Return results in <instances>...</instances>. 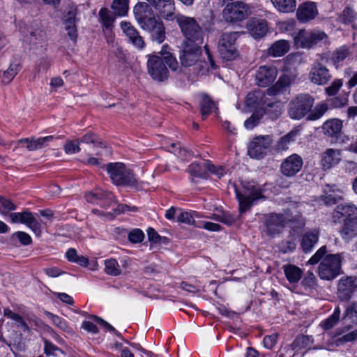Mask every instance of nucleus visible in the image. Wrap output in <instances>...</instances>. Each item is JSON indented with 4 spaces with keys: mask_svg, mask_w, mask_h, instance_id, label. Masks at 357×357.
I'll return each instance as SVG.
<instances>
[{
    "mask_svg": "<svg viewBox=\"0 0 357 357\" xmlns=\"http://www.w3.org/2000/svg\"><path fill=\"white\" fill-rule=\"evenodd\" d=\"M271 144L269 136L255 137L248 146V155L252 158H262Z\"/></svg>",
    "mask_w": 357,
    "mask_h": 357,
    "instance_id": "6ab92c4d",
    "label": "nucleus"
},
{
    "mask_svg": "<svg viewBox=\"0 0 357 357\" xmlns=\"http://www.w3.org/2000/svg\"><path fill=\"white\" fill-rule=\"evenodd\" d=\"M45 314L52 321L55 326L59 327L61 330L68 333L72 332V328L68 326L66 322L62 318L47 311L45 312Z\"/></svg>",
    "mask_w": 357,
    "mask_h": 357,
    "instance_id": "79ce46f5",
    "label": "nucleus"
},
{
    "mask_svg": "<svg viewBox=\"0 0 357 357\" xmlns=\"http://www.w3.org/2000/svg\"><path fill=\"white\" fill-rule=\"evenodd\" d=\"M210 167V162L203 161L202 162H194L188 168V172L199 178H205L208 173V169Z\"/></svg>",
    "mask_w": 357,
    "mask_h": 357,
    "instance_id": "7c9ffc66",
    "label": "nucleus"
},
{
    "mask_svg": "<svg viewBox=\"0 0 357 357\" xmlns=\"http://www.w3.org/2000/svg\"><path fill=\"white\" fill-rule=\"evenodd\" d=\"M174 19L186 40L183 43H203L204 31L195 18L178 14Z\"/></svg>",
    "mask_w": 357,
    "mask_h": 357,
    "instance_id": "0eeeda50",
    "label": "nucleus"
},
{
    "mask_svg": "<svg viewBox=\"0 0 357 357\" xmlns=\"http://www.w3.org/2000/svg\"><path fill=\"white\" fill-rule=\"evenodd\" d=\"M302 284L305 288L312 289L317 286V278L314 273L311 271H307L302 280Z\"/></svg>",
    "mask_w": 357,
    "mask_h": 357,
    "instance_id": "5fc2aeb1",
    "label": "nucleus"
},
{
    "mask_svg": "<svg viewBox=\"0 0 357 357\" xmlns=\"http://www.w3.org/2000/svg\"><path fill=\"white\" fill-rule=\"evenodd\" d=\"M284 272L288 281L291 283H297L301 278L303 271L295 265L284 266Z\"/></svg>",
    "mask_w": 357,
    "mask_h": 357,
    "instance_id": "f704fd0d",
    "label": "nucleus"
},
{
    "mask_svg": "<svg viewBox=\"0 0 357 357\" xmlns=\"http://www.w3.org/2000/svg\"><path fill=\"white\" fill-rule=\"evenodd\" d=\"M77 14V9L71 8L63 16L65 29L69 38L74 42L77 40V38L76 23L78 22V19L76 17Z\"/></svg>",
    "mask_w": 357,
    "mask_h": 357,
    "instance_id": "412c9836",
    "label": "nucleus"
},
{
    "mask_svg": "<svg viewBox=\"0 0 357 357\" xmlns=\"http://www.w3.org/2000/svg\"><path fill=\"white\" fill-rule=\"evenodd\" d=\"M144 238V234L139 229H134L128 233V239L132 243L142 242Z\"/></svg>",
    "mask_w": 357,
    "mask_h": 357,
    "instance_id": "4d7b16f0",
    "label": "nucleus"
},
{
    "mask_svg": "<svg viewBox=\"0 0 357 357\" xmlns=\"http://www.w3.org/2000/svg\"><path fill=\"white\" fill-rule=\"evenodd\" d=\"M340 307H337L335 309L333 314L331 315L328 319L324 320L321 323V326L325 330H328L332 328L335 325L337 324L340 319Z\"/></svg>",
    "mask_w": 357,
    "mask_h": 357,
    "instance_id": "49530a36",
    "label": "nucleus"
},
{
    "mask_svg": "<svg viewBox=\"0 0 357 357\" xmlns=\"http://www.w3.org/2000/svg\"><path fill=\"white\" fill-rule=\"evenodd\" d=\"M312 336L305 335H298L291 344L294 350H298L310 346L312 343Z\"/></svg>",
    "mask_w": 357,
    "mask_h": 357,
    "instance_id": "ea45409f",
    "label": "nucleus"
},
{
    "mask_svg": "<svg viewBox=\"0 0 357 357\" xmlns=\"http://www.w3.org/2000/svg\"><path fill=\"white\" fill-rule=\"evenodd\" d=\"M342 86V80L339 79H336L332 82L331 86L326 88V89H325L326 93L330 96H334L339 91V90Z\"/></svg>",
    "mask_w": 357,
    "mask_h": 357,
    "instance_id": "052dcab7",
    "label": "nucleus"
},
{
    "mask_svg": "<svg viewBox=\"0 0 357 357\" xmlns=\"http://www.w3.org/2000/svg\"><path fill=\"white\" fill-rule=\"evenodd\" d=\"M121 28L126 33L132 44L138 49H143L145 43L138 31L128 22H121Z\"/></svg>",
    "mask_w": 357,
    "mask_h": 357,
    "instance_id": "4be33fe9",
    "label": "nucleus"
},
{
    "mask_svg": "<svg viewBox=\"0 0 357 357\" xmlns=\"http://www.w3.org/2000/svg\"><path fill=\"white\" fill-rule=\"evenodd\" d=\"M236 218L229 212H222V222L227 225H231L236 222Z\"/></svg>",
    "mask_w": 357,
    "mask_h": 357,
    "instance_id": "774afa93",
    "label": "nucleus"
},
{
    "mask_svg": "<svg viewBox=\"0 0 357 357\" xmlns=\"http://www.w3.org/2000/svg\"><path fill=\"white\" fill-rule=\"evenodd\" d=\"M357 291V278L352 276L342 277L338 282L337 296L341 301L350 300Z\"/></svg>",
    "mask_w": 357,
    "mask_h": 357,
    "instance_id": "4468645a",
    "label": "nucleus"
},
{
    "mask_svg": "<svg viewBox=\"0 0 357 357\" xmlns=\"http://www.w3.org/2000/svg\"><path fill=\"white\" fill-rule=\"evenodd\" d=\"M238 32L223 33L218 40V50L220 56L226 61H232L238 56L236 40Z\"/></svg>",
    "mask_w": 357,
    "mask_h": 357,
    "instance_id": "1a4fd4ad",
    "label": "nucleus"
},
{
    "mask_svg": "<svg viewBox=\"0 0 357 357\" xmlns=\"http://www.w3.org/2000/svg\"><path fill=\"white\" fill-rule=\"evenodd\" d=\"M356 18V14L354 11L347 7L346 8L341 15L339 16V21L344 23V24H350L354 21Z\"/></svg>",
    "mask_w": 357,
    "mask_h": 357,
    "instance_id": "864d4df0",
    "label": "nucleus"
},
{
    "mask_svg": "<svg viewBox=\"0 0 357 357\" xmlns=\"http://www.w3.org/2000/svg\"><path fill=\"white\" fill-rule=\"evenodd\" d=\"M80 142L86 144L91 143L95 145L100 144L99 138L93 132L86 133L82 137Z\"/></svg>",
    "mask_w": 357,
    "mask_h": 357,
    "instance_id": "e2e57ef3",
    "label": "nucleus"
},
{
    "mask_svg": "<svg viewBox=\"0 0 357 357\" xmlns=\"http://www.w3.org/2000/svg\"><path fill=\"white\" fill-rule=\"evenodd\" d=\"M196 227H203L205 229L212 231H219L221 228V226L218 224L211 222H204L202 225H197Z\"/></svg>",
    "mask_w": 357,
    "mask_h": 357,
    "instance_id": "69168bd1",
    "label": "nucleus"
},
{
    "mask_svg": "<svg viewBox=\"0 0 357 357\" xmlns=\"http://www.w3.org/2000/svg\"><path fill=\"white\" fill-rule=\"evenodd\" d=\"M133 13L140 27L151 34L153 40L159 44L165 40V26L162 21L156 18L150 4L146 2H139L135 6Z\"/></svg>",
    "mask_w": 357,
    "mask_h": 357,
    "instance_id": "20e7f679",
    "label": "nucleus"
},
{
    "mask_svg": "<svg viewBox=\"0 0 357 357\" xmlns=\"http://www.w3.org/2000/svg\"><path fill=\"white\" fill-rule=\"evenodd\" d=\"M289 50V44L285 40H280L274 43L268 49V54L273 56H281Z\"/></svg>",
    "mask_w": 357,
    "mask_h": 357,
    "instance_id": "72a5a7b5",
    "label": "nucleus"
},
{
    "mask_svg": "<svg viewBox=\"0 0 357 357\" xmlns=\"http://www.w3.org/2000/svg\"><path fill=\"white\" fill-rule=\"evenodd\" d=\"M326 38V34L323 31L309 32L305 30H300L294 37L296 45L303 48H310Z\"/></svg>",
    "mask_w": 357,
    "mask_h": 357,
    "instance_id": "ddd939ff",
    "label": "nucleus"
},
{
    "mask_svg": "<svg viewBox=\"0 0 357 357\" xmlns=\"http://www.w3.org/2000/svg\"><path fill=\"white\" fill-rule=\"evenodd\" d=\"M45 354L47 356H57L59 353L62 354V351L57 347L56 345H54L52 342H51L49 340H45Z\"/></svg>",
    "mask_w": 357,
    "mask_h": 357,
    "instance_id": "13d9d810",
    "label": "nucleus"
},
{
    "mask_svg": "<svg viewBox=\"0 0 357 357\" xmlns=\"http://www.w3.org/2000/svg\"><path fill=\"white\" fill-rule=\"evenodd\" d=\"M114 13H111L107 8H102L99 11L100 22L106 29H110L115 21Z\"/></svg>",
    "mask_w": 357,
    "mask_h": 357,
    "instance_id": "4c0bfd02",
    "label": "nucleus"
},
{
    "mask_svg": "<svg viewBox=\"0 0 357 357\" xmlns=\"http://www.w3.org/2000/svg\"><path fill=\"white\" fill-rule=\"evenodd\" d=\"M105 271L107 274L117 276L121 274V271L117 261L114 259H109L105 261Z\"/></svg>",
    "mask_w": 357,
    "mask_h": 357,
    "instance_id": "a18cd8bd",
    "label": "nucleus"
},
{
    "mask_svg": "<svg viewBox=\"0 0 357 357\" xmlns=\"http://www.w3.org/2000/svg\"><path fill=\"white\" fill-rule=\"evenodd\" d=\"M340 161V152L333 149H327L322 155L321 165L327 169L337 165Z\"/></svg>",
    "mask_w": 357,
    "mask_h": 357,
    "instance_id": "c756f323",
    "label": "nucleus"
},
{
    "mask_svg": "<svg viewBox=\"0 0 357 357\" xmlns=\"http://www.w3.org/2000/svg\"><path fill=\"white\" fill-rule=\"evenodd\" d=\"M296 248V238L292 234L278 244V249L284 254L292 252Z\"/></svg>",
    "mask_w": 357,
    "mask_h": 357,
    "instance_id": "e433bc0d",
    "label": "nucleus"
},
{
    "mask_svg": "<svg viewBox=\"0 0 357 357\" xmlns=\"http://www.w3.org/2000/svg\"><path fill=\"white\" fill-rule=\"evenodd\" d=\"M262 109L270 119H276L282 114V104L276 100L275 96H269Z\"/></svg>",
    "mask_w": 357,
    "mask_h": 357,
    "instance_id": "5701e85b",
    "label": "nucleus"
},
{
    "mask_svg": "<svg viewBox=\"0 0 357 357\" xmlns=\"http://www.w3.org/2000/svg\"><path fill=\"white\" fill-rule=\"evenodd\" d=\"M14 236H15L24 245H28L32 241L31 236L24 231H17L14 234Z\"/></svg>",
    "mask_w": 357,
    "mask_h": 357,
    "instance_id": "0e129e2a",
    "label": "nucleus"
},
{
    "mask_svg": "<svg viewBox=\"0 0 357 357\" xmlns=\"http://www.w3.org/2000/svg\"><path fill=\"white\" fill-rule=\"evenodd\" d=\"M241 188L235 186V193L238 202V210L240 217L243 213L249 211L254 204L258 200L264 199L261 195V188L253 182H242Z\"/></svg>",
    "mask_w": 357,
    "mask_h": 357,
    "instance_id": "423d86ee",
    "label": "nucleus"
},
{
    "mask_svg": "<svg viewBox=\"0 0 357 357\" xmlns=\"http://www.w3.org/2000/svg\"><path fill=\"white\" fill-rule=\"evenodd\" d=\"M342 126L340 119H331L323 124L322 130L325 135L337 139L341 135Z\"/></svg>",
    "mask_w": 357,
    "mask_h": 357,
    "instance_id": "b1692460",
    "label": "nucleus"
},
{
    "mask_svg": "<svg viewBox=\"0 0 357 357\" xmlns=\"http://www.w3.org/2000/svg\"><path fill=\"white\" fill-rule=\"evenodd\" d=\"M308 76L310 82L317 85L326 84L332 77L329 70L318 61L314 63Z\"/></svg>",
    "mask_w": 357,
    "mask_h": 357,
    "instance_id": "f3484780",
    "label": "nucleus"
},
{
    "mask_svg": "<svg viewBox=\"0 0 357 357\" xmlns=\"http://www.w3.org/2000/svg\"><path fill=\"white\" fill-rule=\"evenodd\" d=\"M158 14L166 20H173L176 17L174 0H146Z\"/></svg>",
    "mask_w": 357,
    "mask_h": 357,
    "instance_id": "dca6fc26",
    "label": "nucleus"
},
{
    "mask_svg": "<svg viewBox=\"0 0 357 357\" xmlns=\"http://www.w3.org/2000/svg\"><path fill=\"white\" fill-rule=\"evenodd\" d=\"M202 43H183L179 54L181 65L188 68L195 65L199 60Z\"/></svg>",
    "mask_w": 357,
    "mask_h": 357,
    "instance_id": "9b49d317",
    "label": "nucleus"
},
{
    "mask_svg": "<svg viewBox=\"0 0 357 357\" xmlns=\"http://www.w3.org/2000/svg\"><path fill=\"white\" fill-rule=\"evenodd\" d=\"M250 34L255 38L264 36L268 31L267 22L265 20L254 19L248 25Z\"/></svg>",
    "mask_w": 357,
    "mask_h": 357,
    "instance_id": "c85d7f7f",
    "label": "nucleus"
},
{
    "mask_svg": "<svg viewBox=\"0 0 357 357\" xmlns=\"http://www.w3.org/2000/svg\"><path fill=\"white\" fill-rule=\"evenodd\" d=\"M298 73L294 68L285 67L282 75L277 82L266 89V93L261 90L250 92L246 97L245 104L248 107H259L263 109L269 96H277L284 93L289 86L294 83Z\"/></svg>",
    "mask_w": 357,
    "mask_h": 357,
    "instance_id": "f257e3e1",
    "label": "nucleus"
},
{
    "mask_svg": "<svg viewBox=\"0 0 357 357\" xmlns=\"http://www.w3.org/2000/svg\"><path fill=\"white\" fill-rule=\"evenodd\" d=\"M20 69V61L18 59H14L10 63L8 69L3 73L1 82L6 84L10 83L16 76Z\"/></svg>",
    "mask_w": 357,
    "mask_h": 357,
    "instance_id": "2f4dec72",
    "label": "nucleus"
},
{
    "mask_svg": "<svg viewBox=\"0 0 357 357\" xmlns=\"http://www.w3.org/2000/svg\"><path fill=\"white\" fill-rule=\"evenodd\" d=\"M16 209V205L12 202L10 199H8L3 196H0V213L3 215H6L10 211H14Z\"/></svg>",
    "mask_w": 357,
    "mask_h": 357,
    "instance_id": "603ef678",
    "label": "nucleus"
},
{
    "mask_svg": "<svg viewBox=\"0 0 357 357\" xmlns=\"http://www.w3.org/2000/svg\"><path fill=\"white\" fill-rule=\"evenodd\" d=\"M250 14L249 6L242 1L228 3L222 11V16L228 22L242 21Z\"/></svg>",
    "mask_w": 357,
    "mask_h": 357,
    "instance_id": "f8f14e48",
    "label": "nucleus"
},
{
    "mask_svg": "<svg viewBox=\"0 0 357 357\" xmlns=\"http://www.w3.org/2000/svg\"><path fill=\"white\" fill-rule=\"evenodd\" d=\"M343 320H349L351 323H357V302L354 303L346 309Z\"/></svg>",
    "mask_w": 357,
    "mask_h": 357,
    "instance_id": "3c124183",
    "label": "nucleus"
},
{
    "mask_svg": "<svg viewBox=\"0 0 357 357\" xmlns=\"http://www.w3.org/2000/svg\"><path fill=\"white\" fill-rule=\"evenodd\" d=\"M106 169L114 184L128 187H137V180L130 169L122 162H111Z\"/></svg>",
    "mask_w": 357,
    "mask_h": 357,
    "instance_id": "6e6552de",
    "label": "nucleus"
},
{
    "mask_svg": "<svg viewBox=\"0 0 357 357\" xmlns=\"http://www.w3.org/2000/svg\"><path fill=\"white\" fill-rule=\"evenodd\" d=\"M301 203L291 202L284 213H270L264 217V225L267 235L274 236L279 234L289 223H294V227L301 228L305 225L300 211Z\"/></svg>",
    "mask_w": 357,
    "mask_h": 357,
    "instance_id": "f03ea898",
    "label": "nucleus"
},
{
    "mask_svg": "<svg viewBox=\"0 0 357 357\" xmlns=\"http://www.w3.org/2000/svg\"><path fill=\"white\" fill-rule=\"evenodd\" d=\"M314 98L307 93H301L289 103V114L291 119H301L307 114L314 105Z\"/></svg>",
    "mask_w": 357,
    "mask_h": 357,
    "instance_id": "9d476101",
    "label": "nucleus"
},
{
    "mask_svg": "<svg viewBox=\"0 0 357 357\" xmlns=\"http://www.w3.org/2000/svg\"><path fill=\"white\" fill-rule=\"evenodd\" d=\"M79 141L74 140V141H68L64 146V151L67 154H74L78 153L80 151V148L79 146Z\"/></svg>",
    "mask_w": 357,
    "mask_h": 357,
    "instance_id": "bf43d9fd",
    "label": "nucleus"
},
{
    "mask_svg": "<svg viewBox=\"0 0 357 357\" xmlns=\"http://www.w3.org/2000/svg\"><path fill=\"white\" fill-rule=\"evenodd\" d=\"M274 7L281 13L294 12L296 7V0H271Z\"/></svg>",
    "mask_w": 357,
    "mask_h": 357,
    "instance_id": "c9c22d12",
    "label": "nucleus"
},
{
    "mask_svg": "<svg viewBox=\"0 0 357 357\" xmlns=\"http://www.w3.org/2000/svg\"><path fill=\"white\" fill-rule=\"evenodd\" d=\"M128 8V0H114L112 4L115 15L118 16L126 15Z\"/></svg>",
    "mask_w": 357,
    "mask_h": 357,
    "instance_id": "37998d69",
    "label": "nucleus"
},
{
    "mask_svg": "<svg viewBox=\"0 0 357 357\" xmlns=\"http://www.w3.org/2000/svg\"><path fill=\"white\" fill-rule=\"evenodd\" d=\"M169 50V46L165 45L157 54H151L147 56V73L155 82H163L168 79L169 75L167 65L172 71H176L178 69V63Z\"/></svg>",
    "mask_w": 357,
    "mask_h": 357,
    "instance_id": "7ed1b4c3",
    "label": "nucleus"
},
{
    "mask_svg": "<svg viewBox=\"0 0 357 357\" xmlns=\"http://www.w3.org/2000/svg\"><path fill=\"white\" fill-rule=\"evenodd\" d=\"M303 165V158L299 155L294 153L283 160L280 165V171L283 175L292 177L300 172Z\"/></svg>",
    "mask_w": 357,
    "mask_h": 357,
    "instance_id": "a211bd4d",
    "label": "nucleus"
},
{
    "mask_svg": "<svg viewBox=\"0 0 357 357\" xmlns=\"http://www.w3.org/2000/svg\"><path fill=\"white\" fill-rule=\"evenodd\" d=\"M349 54V50L345 46L340 47L334 51L331 56V60L334 66H335L336 68H338Z\"/></svg>",
    "mask_w": 357,
    "mask_h": 357,
    "instance_id": "58836bf2",
    "label": "nucleus"
},
{
    "mask_svg": "<svg viewBox=\"0 0 357 357\" xmlns=\"http://www.w3.org/2000/svg\"><path fill=\"white\" fill-rule=\"evenodd\" d=\"M335 212L342 217H345V218H357V208L353 204H338L335 209Z\"/></svg>",
    "mask_w": 357,
    "mask_h": 357,
    "instance_id": "473e14b6",
    "label": "nucleus"
},
{
    "mask_svg": "<svg viewBox=\"0 0 357 357\" xmlns=\"http://www.w3.org/2000/svg\"><path fill=\"white\" fill-rule=\"evenodd\" d=\"M278 75L277 68L271 66H260L255 74L257 84L261 87H266L272 84Z\"/></svg>",
    "mask_w": 357,
    "mask_h": 357,
    "instance_id": "aec40b11",
    "label": "nucleus"
},
{
    "mask_svg": "<svg viewBox=\"0 0 357 357\" xmlns=\"http://www.w3.org/2000/svg\"><path fill=\"white\" fill-rule=\"evenodd\" d=\"M328 109L326 103L321 102L317 105L312 110H310L307 119L314 121L320 119L327 112Z\"/></svg>",
    "mask_w": 357,
    "mask_h": 357,
    "instance_id": "de8ad7c7",
    "label": "nucleus"
},
{
    "mask_svg": "<svg viewBox=\"0 0 357 357\" xmlns=\"http://www.w3.org/2000/svg\"><path fill=\"white\" fill-rule=\"evenodd\" d=\"M54 139V137L52 135L40 137V138H23L18 140L19 144H26V149L29 151H36L38 149H40L42 148L47 146L48 143L52 142Z\"/></svg>",
    "mask_w": 357,
    "mask_h": 357,
    "instance_id": "393cba45",
    "label": "nucleus"
},
{
    "mask_svg": "<svg viewBox=\"0 0 357 357\" xmlns=\"http://www.w3.org/2000/svg\"><path fill=\"white\" fill-rule=\"evenodd\" d=\"M319 236V231L317 229H312L305 232L301 240V246L305 253L311 252L314 246L317 243Z\"/></svg>",
    "mask_w": 357,
    "mask_h": 357,
    "instance_id": "cd10ccee",
    "label": "nucleus"
},
{
    "mask_svg": "<svg viewBox=\"0 0 357 357\" xmlns=\"http://www.w3.org/2000/svg\"><path fill=\"white\" fill-rule=\"evenodd\" d=\"M342 192L340 190L335 191V190L330 188L324 195L321 196V198L326 204L331 205L342 199Z\"/></svg>",
    "mask_w": 357,
    "mask_h": 357,
    "instance_id": "c03bdc74",
    "label": "nucleus"
},
{
    "mask_svg": "<svg viewBox=\"0 0 357 357\" xmlns=\"http://www.w3.org/2000/svg\"><path fill=\"white\" fill-rule=\"evenodd\" d=\"M317 14V10L314 3L306 2L299 6L296 16L299 21L306 22L312 20Z\"/></svg>",
    "mask_w": 357,
    "mask_h": 357,
    "instance_id": "bb28decb",
    "label": "nucleus"
},
{
    "mask_svg": "<svg viewBox=\"0 0 357 357\" xmlns=\"http://www.w3.org/2000/svg\"><path fill=\"white\" fill-rule=\"evenodd\" d=\"M341 237L349 241L357 236V218H344L340 231Z\"/></svg>",
    "mask_w": 357,
    "mask_h": 357,
    "instance_id": "a878e982",
    "label": "nucleus"
},
{
    "mask_svg": "<svg viewBox=\"0 0 357 357\" xmlns=\"http://www.w3.org/2000/svg\"><path fill=\"white\" fill-rule=\"evenodd\" d=\"M91 318L98 324L103 327L105 330L113 332L117 336L122 337L119 332H118L112 325H110L109 323H107L106 321L103 320L100 317L92 315Z\"/></svg>",
    "mask_w": 357,
    "mask_h": 357,
    "instance_id": "6e6d98bb",
    "label": "nucleus"
},
{
    "mask_svg": "<svg viewBox=\"0 0 357 357\" xmlns=\"http://www.w3.org/2000/svg\"><path fill=\"white\" fill-rule=\"evenodd\" d=\"M326 246H322L309 259L308 263L316 264L321 260L318 267L319 278L324 280H333L342 273V255L341 254L326 255Z\"/></svg>",
    "mask_w": 357,
    "mask_h": 357,
    "instance_id": "39448f33",
    "label": "nucleus"
},
{
    "mask_svg": "<svg viewBox=\"0 0 357 357\" xmlns=\"http://www.w3.org/2000/svg\"><path fill=\"white\" fill-rule=\"evenodd\" d=\"M196 214L197 213L195 211H181L177 216V221L178 222L196 226L197 225L195 224V220L194 219V217Z\"/></svg>",
    "mask_w": 357,
    "mask_h": 357,
    "instance_id": "8fccbe9b",
    "label": "nucleus"
},
{
    "mask_svg": "<svg viewBox=\"0 0 357 357\" xmlns=\"http://www.w3.org/2000/svg\"><path fill=\"white\" fill-rule=\"evenodd\" d=\"M9 218L13 223H22L30 228L34 234L39 236L41 234V225L33 215L29 211L22 213H11Z\"/></svg>",
    "mask_w": 357,
    "mask_h": 357,
    "instance_id": "2eb2a0df",
    "label": "nucleus"
},
{
    "mask_svg": "<svg viewBox=\"0 0 357 357\" xmlns=\"http://www.w3.org/2000/svg\"><path fill=\"white\" fill-rule=\"evenodd\" d=\"M262 115L258 113L253 114L249 119H248L245 123L244 126L247 129H252L255 126H256L261 118Z\"/></svg>",
    "mask_w": 357,
    "mask_h": 357,
    "instance_id": "680f3d73",
    "label": "nucleus"
},
{
    "mask_svg": "<svg viewBox=\"0 0 357 357\" xmlns=\"http://www.w3.org/2000/svg\"><path fill=\"white\" fill-rule=\"evenodd\" d=\"M201 113L204 119L215 107V104L211 98L207 95H203L200 103Z\"/></svg>",
    "mask_w": 357,
    "mask_h": 357,
    "instance_id": "a19ab883",
    "label": "nucleus"
},
{
    "mask_svg": "<svg viewBox=\"0 0 357 357\" xmlns=\"http://www.w3.org/2000/svg\"><path fill=\"white\" fill-rule=\"evenodd\" d=\"M296 136L295 132H289L284 137H281L278 142L276 149L278 151H286L289 144L294 141V138Z\"/></svg>",
    "mask_w": 357,
    "mask_h": 357,
    "instance_id": "09e8293b",
    "label": "nucleus"
},
{
    "mask_svg": "<svg viewBox=\"0 0 357 357\" xmlns=\"http://www.w3.org/2000/svg\"><path fill=\"white\" fill-rule=\"evenodd\" d=\"M276 341H277V336L275 335H272L265 336L264 338L263 342H264L265 347L271 349L275 346Z\"/></svg>",
    "mask_w": 357,
    "mask_h": 357,
    "instance_id": "338daca9",
    "label": "nucleus"
}]
</instances>
